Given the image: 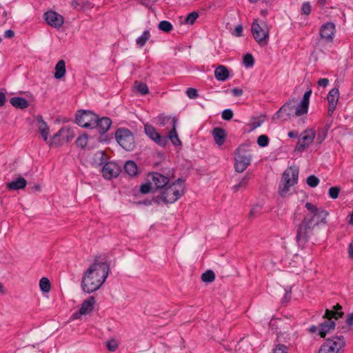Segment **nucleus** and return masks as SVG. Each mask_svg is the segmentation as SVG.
I'll return each mask as SVG.
<instances>
[{"label": "nucleus", "instance_id": "f257e3e1", "mask_svg": "<svg viewBox=\"0 0 353 353\" xmlns=\"http://www.w3.org/2000/svg\"><path fill=\"white\" fill-rule=\"evenodd\" d=\"M305 207L309 211L296 228V241L299 247H304L316 226L327 224L326 219L329 212L321 208H317L311 203H306Z\"/></svg>", "mask_w": 353, "mask_h": 353}, {"label": "nucleus", "instance_id": "f03ea898", "mask_svg": "<svg viewBox=\"0 0 353 353\" xmlns=\"http://www.w3.org/2000/svg\"><path fill=\"white\" fill-rule=\"evenodd\" d=\"M110 270L105 262H94L84 273L81 281L82 290L86 293L97 290L105 282Z\"/></svg>", "mask_w": 353, "mask_h": 353}, {"label": "nucleus", "instance_id": "7ed1b4c3", "mask_svg": "<svg viewBox=\"0 0 353 353\" xmlns=\"http://www.w3.org/2000/svg\"><path fill=\"white\" fill-rule=\"evenodd\" d=\"M185 184L181 179H178L172 183H168L161 191L160 198L165 203H173L184 194Z\"/></svg>", "mask_w": 353, "mask_h": 353}, {"label": "nucleus", "instance_id": "20e7f679", "mask_svg": "<svg viewBox=\"0 0 353 353\" xmlns=\"http://www.w3.org/2000/svg\"><path fill=\"white\" fill-rule=\"evenodd\" d=\"M342 307L339 304H336L333 307V310L327 309L323 316L324 321L319 325V334L321 337L324 338L327 332L334 330L335 323L332 319H338L343 315L341 312Z\"/></svg>", "mask_w": 353, "mask_h": 353}, {"label": "nucleus", "instance_id": "39448f33", "mask_svg": "<svg viewBox=\"0 0 353 353\" xmlns=\"http://www.w3.org/2000/svg\"><path fill=\"white\" fill-rule=\"evenodd\" d=\"M299 178V170L295 167L288 168L283 174L282 179L279 185V194L285 196L290 188L297 183Z\"/></svg>", "mask_w": 353, "mask_h": 353}, {"label": "nucleus", "instance_id": "423d86ee", "mask_svg": "<svg viewBox=\"0 0 353 353\" xmlns=\"http://www.w3.org/2000/svg\"><path fill=\"white\" fill-rule=\"evenodd\" d=\"M345 341L343 336L328 338L321 345L318 353H343Z\"/></svg>", "mask_w": 353, "mask_h": 353}, {"label": "nucleus", "instance_id": "0eeeda50", "mask_svg": "<svg viewBox=\"0 0 353 353\" xmlns=\"http://www.w3.org/2000/svg\"><path fill=\"white\" fill-rule=\"evenodd\" d=\"M252 35L259 44L265 46L268 43L269 38V28L265 22L254 20L251 26Z\"/></svg>", "mask_w": 353, "mask_h": 353}, {"label": "nucleus", "instance_id": "6e6552de", "mask_svg": "<svg viewBox=\"0 0 353 353\" xmlns=\"http://www.w3.org/2000/svg\"><path fill=\"white\" fill-rule=\"evenodd\" d=\"M297 101L294 99L290 100L285 103L273 116V119H281L283 121H286L291 117L301 116L303 114H298Z\"/></svg>", "mask_w": 353, "mask_h": 353}, {"label": "nucleus", "instance_id": "1a4fd4ad", "mask_svg": "<svg viewBox=\"0 0 353 353\" xmlns=\"http://www.w3.org/2000/svg\"><path fill=\"white\" fill-rule=\"evenodd\" d=\"M115 137L118 143L125 150L131 151L134 148V137L128 129L119 128L115 133Z\"/></svg>", "mask_w": 353, "mask_h": 353}, {"label": "nucleus", "instance_id": "9d476101", "mask_svg": "<svg viewBox=\"0 0 353 353\" xmlns=\"http://www.w3.org/2000/svg\"><path fill=\"white\" fill-rule=\"evenodd\" d=\"M234 159L235 170L237 172H243L250 164L252 155L249 152L245 151L243 147H239L236 150Z\"/></svg>", "mask_w": 353, "mask_h": 353}, {"label": "nucleus", "instance_id": "9b49d317", "mask_svg": "<svg viewBox=\"0 0 353 353\" xmlns=\"http://www.w3.org/2000/svg\"><path fill=\"white\" fill-rule=\"evenodd\" d=\"M97 121V115L91 111H79L76 115L77 123L83 128L92 129Z\"/></svg>", "mask_w": 353, "mask_h": 353}, {"label": "nucleus", "instance_id": "f8f14e48", "mask_svg": "<svg viewBox=\"0 0 353 353\" xmlns=\"http://www.w3.org/2000/svg\"><path fill=\"white\" fill-rule=\"evenodd\" d=\"M315 131L313 129L305 130L299 139V141L295 147L296 151L302 152L307 148L314 141L315 138Z\"/></svg>", "mask_w": 353, "mask_h": 353}, {"label": "nucleus", "instance_id": "ddd939ff", "mask_svg": "<svg viewBox=\"0 0 353 353\" xmlns=\"http://www.w3.org/2000/svg\"><path fill=\"white\" fill-rule=\"evenodd\" d=\"M144 130L146 135L159 145L164 147L167 145L168 137L161 136L153 125L148 123L145 124Z\"/></svg>", "mask_w": 353, "mask_h": 353}, {"label": "nucleus", "instance_id": "4468645a", "mask_svg": "<svg viewBox=\"0 0 353 353\" xmlns=\"http://www.w3.org/2000/svg\"><path fill=\"white\" fill-rule=\"evenodd\" d=\"M121 171L120 166L114 162L106 163L102 168L103 176L106 179H111L117 177Z\"/></svg>", "mask_w": 353, "mask_h": 353}, {"label": "nucleus", "instance_id": "2eb2a0df", "mask_svg": "<svg viewBox=\"0 0 353 353\" xmlns=\"http://www.w3.org/2000/svg\"><path fill=\"white\" fill-rule=\"evenodd\" d=\"M44 18L48 24L54 28H60L63 24V17L54 11L46 12Z\"/></svg>", "mask_w": 353, "mask_h": 353}, {"label": "nucleus", "instance_id": "dca6fc26", "mask_svg": "<svg viewBox=\"0 0 353 353\" xmlns=\"http://www.w3.org/2000/svg\"><path fill=\"white\" fill-rule=\"evenodd\" d=\"M74 132L71 128H62L52 137V141L54 144L59 145L61 142H57L58 138H61L62 141L69 142L74 137Z\"/></svg>", "mask_w": 353, "mask_h": 353}, {"label": "nucleus", "instance_id": "f3484780", "mask_svg": "<svg viewBox=\"0 0 353 353\" xmlns=\"http://www.w3.org/2000/svg\"><path fill=\"white\" fill-rule=\"evenodd\" d=\"M334 30L335 25L332 22H328L321 26L320 35L323 39L331 41L333 39Z\"/></svg>", "mask_w": 353, "mask_h": 353}, {"label": "nucleus", "instance_id": "a211bd4d", "mask_svg": "<svg viewBox=\"0 0 353 353\" xmlns=\"http://www.w3.org/2000/svg\"><path fill=\"white\" fill-rule=\"evenodd\" d=\"M339 98V91L337 88H332L327 94V101L329 103L328 113L331 115L336 108Z\"/></svg>", "mask_w": 353, "mask_h": 353}, {"label": "nucleus", "instance_id": "6ab92c4d", "mask_svg": "<svg viewBox=\"0 0 353 353\" xmlns=\"http://www.w3.org/2000/svg\"><path fill=\"white\" fill-rule=\"evenodd\" d=\"M152 183L154 185L157 189L163 190L165 187L169 183V179L164 175L154 172L151 175Z\"/></svg>", "mask_w": 353, "mask_h": 353}, {"label": "nucleus", "instance_id": "aec40b11", "mask_svg": "<svg viewBox=\"0 0 353 353\" xmlns=\"http://www.w3.org/2000/svg\"><path fill=\"white\" fill-rule=\"evenodd\" d=\"M111 124L112 121L110 118L106 117L99 118L97 115V121L94 128H97L100 134H103L110 129Z\"/></svg>", "mask_w": 353, "mask_h": 353}, {"label": "nucleus", "instance_id": "412c9836", "mask_svg": "<svg viewBox=\"0 0 353 353\" xmlns=\"http://www.w3.org/2000/svg\"><path fill=\"white\" fill-rule=\"evenodd\" d=\"M37 121L38 130L40 132L43 139L45 141H47L49 134V127L47 125L46 122L44 121L42 116L38 115L37 117Z\"/></svg>", "mask_w": 353, "mask_h": 353}, {"label": "nucleus", "instance_id": "4be33fe9", "mask_svg": "<svg viewBox=\"0 0 353 353\" xmlns=\"http://www.w3.org/2000/svg\"><path fill=\"white\" fill-rule=\"evenodd\" d=\"M312 91L309 90L305 92L303 97L300 103L298 104V114H306L308 110L310 97Z\"/></svg>", "mask_w": 353, "mask_h": 353}, {"label": "nucleus", "instance_id": "5701e85b", "mask_svg": "<svg viewBox=\"0 0 353 353\" xmlns=\"http://www.w3.org/2000/svg\"><path fill=\"white\" fill-rule=\"evenodd\" d=\"M72 7L78 10L91 9L94 6V3L90 0H72L71 2Z\"/></svg>", "mask_w": 353, "mask_h": 353}, {"label": "nucleus", "instance_id": "b1692460", "mask_svg": "<svg viewBox=\"0 0 353 353\" xmlns=\"http://www.w3.org/2000/svg\"><path fill=\"white\" fill-rule=\"evenodd\" d=\"M95 302L96 301L94 296H90L88 299L85 300L79 309L80 314L85 315L90 313L94 309V305Z\"/></svg>", "mask_w": 353, "mask_h": 353}, {"label": "nucleus", "instance_id": "393cba45", "mask_svg": "<svg viewBox=\"0 0 353 353\" xmlns=\"http://www.w3.org/2000/svg\"><path fill=\"white\" fill-rule=\"evenodd\" d=\"M27 185L26 180L23 177H18L17 179L8 183L6 186L9 190H17L24 188Z\"/></svg>", "mask_w": 353, "mask_h": 353}, {"label": "nucleus", "instance_id": "a878e982", "mask_svg": "<svg viewBox=\"0 0 353 353\" xmlns=\"http://www.w3.org/2000/svg\"><path fill=\"white\" fill-rule=\"evenodd\" d=\"M10 103L12 106L19 109H25L28 107L29 102L23 97H14L10 99Z\"/></svg>", "mask_w": 353, "mask_h": 353}, {"label": "nucleus", "instance_id": "bb28decb", "mask_svg": "<svg viewBox=\"0 0 353 353\" xmlns=\"http://www.w3.org/2000/svg\"><path fill=\"white\" fill-rule=\"evenodd\" d=\"M157 124L161 127H164L168 124H170L171 127L176 125L177 120L175 117H171L168 116L160 115L157 117Z\"/></svg>", "mask_w": 353, "mask_h": 353}, {"label": "nucleus", "instance_id": "cd10ccee", "mask_svg": "<svg viewBox=\"0 0 353 353\" xmlns=\"http://www.w3.org/2000/svg\"><path fill=\"white\" fill-rule=\"evenodd\" d=\"M214 76L217 80L224 81L229 77L228 70L224 65H219L214 70Z\"/></svg>", "mask_w": 353, "mask_h": 353}, {"label": "nucleus", "instance_id": "c85d7f7f", "mask_svg": "<svg viewBox=\"0 0 353 353\" xmlns=\"http://www.w3.org/2000/svg\"><path fill=\"white\" fill-rule=\"evenodd\" d=\"M212 135L215 142L219 145H221L225 139V133L224 130L219 128H216L213 130Z\"/></svg>", "mask_w": 353, "mask_h": 353}, {"label": "nucleus", "instance_id": "c756f323", "mask_svg": "<svg viewBox=\"0 0 353 353\" xmlns=\"http://www.w3.org/2000/svg\"><path fill=\"white\" fill-rule=\"evenodd\" d=\"M65 74V63L63 60H60L55 65L54 77L60 79Z\"/></svg>", "mask_w": 353, "mask_h": 353}, {"label": "nucleus", "instance_id": "7c9ffc66", "mask_svg": "<svg viewBox=\"0 0 353 353\" xmlns=\"http://www.w3.org/2000/svg\"><path fill=\"white\" fill-rule=\"evenodd\" d=\"M168 138L172 143V144L175 146H180L181 145V141L179 139L176 130V125H174V127H172L171 130L168 132Z\"/></svg>", "mask_w": 353, "mask_h": 353}, {"label": "nucleus", "instance_id": "2f4dec72", "mask_svg": "<svg viewBox=\"0 0 353 353\" xmlns=\"http://www.w3.org/2000/svg\"><path fill=\"white\" fill-rule=\"evenodd\" d=\"M125 172L130 176H135L137 174V166L132 161H128L124 165Z\"/></svg>", "mask_w": 353, "mask_h": 353}, {"label": "nucleus", "instance_id": "473e14b6", "mask_svg": "<svg viewBox=\"0 0 353 353\" xmlns=\"http://www.w3.org/2000/svg\"><path fill=\"white\" fill-rule=\"evenodd\" d=\"M106 154L104 151L97 152L93 157V164L95 165H101L105 163Z\"/></svg>", "mask_w": 353, "mask_h": 353}, {"label": "nucleus", "instance_id": "72a5a7b5", "mask_svg": "<svg viewBox=\"0 0 353 353\" xmlns=\"http://www.w3.org/2000/svg\"><path fill=\"white\" fill-rule=\"evenodd\" d=\"M250 179V175L248 174H245V176H244L242 178V179L238 184H236L232 187L233 191L236 192L240 190L245 189L248 184Z\"/></svg>", "mask_w": 353, "mask_h": 353}, {"label": "nucleus", "instance_id": "f704fd0d", "mask_svg": "<svg viewBox=\"0 0 353 353\" xmlns=\"http://www.w3.org/2000/svg\"><path fill=\"white\" fill-rule=\"evenodd\" d=\"M150 37V33L148 30H145L142 35L139 37L137 39H136V43L137 44L142 48L143 46H144L146 43V42L149 40Z\"/></svg>", "mask_w": 353, "mask_h": 353}, {"label": "nucleus", "instance_id": "c9c22d12", "mask_svg": "<svg viewBox=\"0 0 353 353\" xmlns=\"http://www.w3.org/2000/svg\"><path fill=\"white\" fill-rule=\"evenodd\" d=\"M329 127L325 126L323 128H319L317 130L316 141L319 143H321L326 138L327 134V130Z\"/></svg>", "mask_w": 353, "mask_h": 353}, {"label": "nucleus", "instance_id": "e433bc0d", "mask_svg": "<svg viewBox=\"0 0 353 353\" xmlns=\"http://www.w3.org/2000/svg\"><path fill=\"white\" fill-rule=\"evenodd\" d=\"M39 287L42 292H49L51 288L49 279L48 278L43 277L39 281Z\"/></svg>", "mask_w": 353, "mask_h": 353}, {"label": "nucleus", "instance_id": "4c0bfd02", "mask_svg": "<svg viewBox=\"0 0 353 353\" xmlns=\"http://www.w3.org/2000/svg\"><path fill=\"white\" fill-rule=\"evenodd\" d=\"M215 279V274L212 270H207L202 274L201 280L205 283H211Z\"/></svg>", "mask_w": 353, "mask_h": 353}, {"label": "nucleus", "instance_id": "58836bf2", "mask_svg": "<svg viewBox=\"0 0 353 353\" xmlns=\"http://www.w3.org/2000/svg\"><path fill=\"white\" fill-rule=\"evenodd\" d=\"M135 88L142 95H145L149 92L148 85L144 83L135 82Z\"/></svg>", "mask_w": 353, "mask_h": 353}, {"label": "nucleus", "instance_id": "ea45409f", "mask_svg": "<svg viewBox=\"0 0 353 353\" xmlns=\"http://www.w3.org/2000/svg\"><path fill=\"white\" fill-rule=\"evenodd\" d=\"M261 207L259 205L253 206L248 214V218L252 220L257 217L261 214Z\"/></svg>", "mask_w": 353, "mask_h": 353}, {"label": "nucleus", "instance_id": "a19ab883", "mask_svg": "<svg viewBox=\"0 0 353 353\" xmlns=\"http://www.w3.org/2000/svg\"><path fill=\"white\" fill-rule=\"evenodd\" d=\"M159 28L165 32H170L172 30L173 26L170 22L162 21L159 23Z\"/></svg>", "mask_w": 353, "mask_h": 353}, {"label": "nucleus", "instance_id": "79ce46f5", "mask_svg": "<svg viewBox=\"0 0 353 353\" xmlns=\"http://www.w3.org/2000/svg\"><path fill=\"white\" fill-rule=\"evenodd\" d=\"M199 17V14L196 12H192L188 14L185 19V23L192 25Z\"/></svg>", "mask_w": 353, "mask_h": 353}, {"label": "nucleus", "instance_id": "37998d69", "mask_svg": "<svg viewBox=\"0 0 353 353\" xmlns=\"http://www.w3.org/2000/svg\"><path fill=\"white\" fill-rule=\"evenodd\" d=\"M254 59L251 54H247L243 57V64L246 68H251L254 65Z\"/></svg>", "mask_w": 353, "mask_h": 353}, {"label": "nucleus", "instance_id": "c03bdc74", "mask_svg": "<svg viewBox=\"0 0 353 353\" xmlns=\"http://www.w3.org/2000/svg\"><path fill=\"white\" fill-rule=\"evenodd\" d=\"M88 143V137L85 134H83L78 137L76 141V144L78 147L83 148Z\"/></svg>", "mask_w": 353, "mask_h": 353}, {"label": "nucleus", "instance_id": "a18cd8bd", "mask_svg": "<svg viewBox=\"0 0 353 353\" xmlns=\"http://www.w3.org/2000/svg\"><path fill=\"white\" fill-rule=\"evenodd\" d=\"M306 182L309 186L311 188H314L318 185L319 180L314 175H310L307 177Z\"/></svg>", "mask_w": 353, "mask_h": 353}, {"label": "nucleus", "instance_id": "49530a36", "mask_svg": "<svg viewBox=\"0 0 353 353\" xmlns=\"http://www.w3.org/2000/svg\"><path fill=\"white\" fill-rule=\"evenodd\" d=\"M257 143L261 147H265L269 143V139L266 135H260L257 139Z\"/></svg>", "mask_w": 353, "mask_h": 353}, {"label": "nucleus", "instance_id": "de8ad7c7", "mask_svg": "<svg viewBox=\"0 0 353 353\" xmlns=\"http://www.w3.org/2000/svg\"><path fill=\"white\" fill-rule=\"evenodd\" d=\"M340 192V188L337 186L331 187L329 189V196L333 199H335L339 196V194Z\"/></svg>", "mask_w": 353, "mask_h": 353}, {"label": "nucleus", "instance_id": "09e8293b", "mask_svg": "<svg viewBox=\"0 0 353 353\" xmlns=\"http://www.w3.org/2000/svg\"><path fill=\"white\" fill-rule=\"evenodd\" d=\"M106 347L110 351L114 352L118 347V343L116 340L111 339L107 341Z\"/></svg>", "mask_w": 353, "mask_h": 353}, {"label": "nucleus", "instance_id": "8fccbe9b", "mask_svg": "<svg viewBox=\"0 0 353 353\" xmlns=\"http://www.w3.org/2000/svg\"><path fill=\"white\" fill-rule=\"evenodd\" d=\"M273 353H288V347L282 344H278L273 350Z\"/></svg>", "mask_w": 353, "mask_h": 353}, {"label": "nucleus", "instance_id": "3c124183", "mask_svg": "<svg viewBox=\"0 0 353 353\" xmlns=\"http://www.w3.org/2000/svg\"><path fill=\"white\" fill-rule=\"evenodd\" d=\"M233 117V112L230 109H225L222 112V119L230 121Z\"/></svg>", "mask_w": 353, "mask_h": 353}, {"label": "nucleus", "instance_id": "603ef678", "mask_svg": "<svg viewBox=\"0 0 353 353\" xmlns=\"http://www.w3.org/2000/svg\"><path fill=\"white\" fill-rule=\"evenodd\" d=\"M186 94L190 99H196L198 97L197 90L193 88H188Z\"/></svg>", "mask_w": 353, "mask_h": 353}, {"label": "nucleus", "instance_id": "864d4df0", "mask_svg": "<svg viewBox=\"0 0 353 353\" xmlns=\"http://www.w3.org/2000/svg\"><path fill=\"white\" fill-rule=\"evenodd\" d=\"M152 190V183H147L141 185L140 191L143 194H147Z\"/></svg>", "mask_w": 353, "mask_h": 353}, {"label": "nucleus", "instance_id": "5fc2aeb1", "mask_svg": "<svg viewBox=\"0 0 353 353\" xmlns=\"http://www.w3.org/2000/svg\"><path fill=\"white\" fill-rule=\"evenodd\" d=\"M302 12L306 15H308L311 12V6L308 2H305L302 5L301 8Z\"/></svg>", "mask_w": 353, "mask_h": 353}, {"label": "nucleus", "instance_id": "6e6d98bb", "mask_svg": "<svg viewBox=\"0 0 353 353\" xmlns=\"http://www.w3.org/2000/svg\"><path fill=\"white\" fill-rule=\"evenodd\" d=\"M345 322L350 329L353 330V312L347 316Z\"/></svg>", "mask_w": 353, "mask_h": 353}, {"label": "nucleus", "instance_id": "4d7b16f0", "mask_svg": "<svg viewBox=\"0 0 353 353\" xmlns=\"http://www.w3.org/2000/svg\"><path fill=\"white\" fill-rule=\"evenodd\" d=\"M242 32H243V27L241 25H238L234 30V32H233V34L235 35L236 37H241L242 36Z\"/></svg>", "mask_w": 353, "mask_h": 353}, {"label": "nucleus", "instance_id": "13d9d810", "mask_svg": "<svg viewBox=\"0 0 353 353\" xmlns=\"http://www.w3.org/2000/svg\"><path fill=\"white\" fill-rule=\"evenodd\" d=\"M139 2L148 7V8H150L154 2H155V0H138Z\"/></svg>", "mask_w": 353, "mask_h": 353}, {"label": "nucleus", "instance_id": "bf43d9fd", "mask_svg": "<svg viewBox=\"0 0 353 353\" xmlns=\"http://www.w3.org/2000/svg\"><path fill=\"white\" fill-rule=\"evenodd\" d=\"M329 83V80L325 78L320 79L318 81V85L321 87H326Z\"/></svg>", "mask_w": 353, "mask_h": 353}, {"label": "nucleus", "instance_id": "052dcab7", "mask_svg": "<svg viewBox=\"0 0 353 353\" xmlns=\"http://www.w3.org/2000/svg\"><path fill=\"white\" fill-rule=\"evenodd\" d=\"M232 93L235 97H239L243 94V90L234 88L232 90Z\"/></svg>", "mask_w": 353, "mask_h": 353}, {"label": "nucleus", "instance_id": "680f3d73", "mask_svg": "<svg viewBox=\"0 0 353 353\" xmlns=\"http://www.w3.org/2000/svg\"><path fill=\"white\" fill-rule=\"evenodd\" d=\"M14 35V32L12 30H8L4 33V37L8 39L12 38Z\"/></svg>", "mask_w": 353, "mask_h": 353}, {"label": "nucleus", "instance_id": "e2e57ef3", "mask_svg": "<svg viewBox=\"0 0 353 353\" xmlns=\"http://www.w3.org/2000/svg\"><path fill=\"white\" fill-rule=\"evenodd\" d=\"M263 122V120H261V121L259 120V121H254L252 123V129H255V128L261 126V125L262 124Z\"/></svg>", "mask_w": 353, "mask_h": 353}, {"label": "nucleus", "instance_id": "0e129e2a", "mask_svg": "<svg viewBox=\"0 0 353 353\" xmlns=\"http://www.w3.org/2000/svg\"><path fill=\"white\" fill-rule=\"evenodd\" d=\"M6 102V96L4 93L0 92V107L3 106Z\"/></svg>", "mask_w": 353, "mask_h": 353}, {"label": "nucleus", "instance_id": "69168bd1", "mask_svg": "<svg viewBox=\"0 0 353 353\" xmlns=\"http://www.w3.org/2000/svg\"><path fill=\"white\" fill-rule=\"evenodd\" d=\"M348 253L351 258H353V243H351L348 247Z\"/></svg>", "mask_w": 353, "mask_h": 353}, {"label": "nucleus", "instance_id": "338daca9", "mask_svg": "<svg viewBox=\"0 0 353 353\" xmlns=\"http://www.w3.org/2000/svg\"><path fill=\"white\" fill-rule=\"evenodd\" d=\"M298 134L296 131H290L288 132V137L291 138H296L298 137Z\"/></svg>", "mask_w": 353, "mask_h": 353}, {"label": "nucleus", "instance_id": "774afa93", "mask_svg": "<svg viewBox=\"0 0 353 353\" xmlns=\"http://www.w3.org/2000/svg\"><path fill=\"white\" fill-rule=\"evenodd\" d=\"M81 315H83V314H80V310H79L78 312H74L72 314V319H79L81 317Z\"/></svg>", "mask_w": 353, "mask_h": 353}]
</instances>
